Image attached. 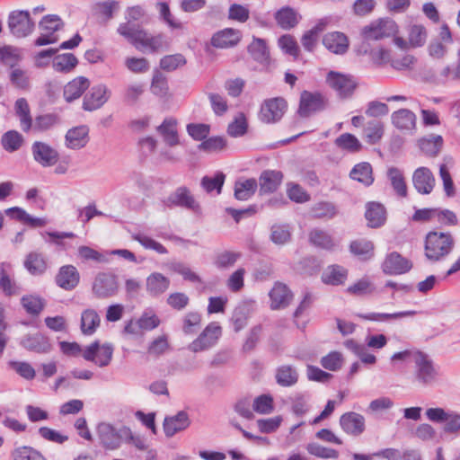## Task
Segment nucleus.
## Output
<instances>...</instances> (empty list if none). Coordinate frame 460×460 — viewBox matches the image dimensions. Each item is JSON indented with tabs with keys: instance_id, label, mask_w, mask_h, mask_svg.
<instances>
[{
	"instance_id": "obj_1",
	"label": "nucleus",
	"mask_w": 460,
	"mask_h": 460,
	"mask_svg": "<svg viewBox=\"0 0 460 460\" xmlns=\"http://www.w3.org/2000/svg\"><path fill=\"white\" fill-rule=\"evenodd\" d=\"M440 379L439 367L429 355L422 351L414 355L411 380L421 388L433 387Z\"/></svg>"
},
{
	"instance_id": "obj_2",
	"label": "nucleus",
	"mask_w": 460,
	"mask_h": 460,
	"mask_svg": "<svg viewBox=\"0 0 460 460\" xmlns=\"http://www.w3.org/2000/svg\"><path fill=\"white\" fill-rule=\"evenodd\" d=\"M117 32L141 50L155 51L162 48L164 43L162 36H150L146 31L128 21L119 25Z\"/></svg>"
},
{
	"instance_id": "obj_3",
	"label": "nucleus",
	"mask_w": 460,
	"mask_h": 460,
	"mask_svg": "<svg viewBox=\"0 0 460 460\" xmlns=\"http://www.w3.org/2000/svg\"><path fill=\"white\" fill-rule=\"evenodd\" d=\"M455 241L450 233L429 232L425 241V254L429 260L439 261L453 250Z\"/></svg>"
},
{
	"instance_id": "obj_4",
	"label": "nucleus",
	"mask_w": 460,
	"mask_h": 460,
	"mask_svg": "<svg viewBox=\"0 0 460 460\" xmlns=\"http://www.w3.org/2000/svg\"><path fill=\"white\" fill-rule=\"evenodd\" d=\"M97 435L103 447L115 450L120 447L124 437L129 435V428L122 426L116 429L110 423L102 422L97 426Z\"/></svg>"
},
{
	"instance_id": "obj_5",
	"label": "nucleus",
	"mask_w": 460,
	"mask_h": 460,
	"mask_svg": "<svg viewBox=\"0 0 460 460\" xmlns=\"http://www.w3.org/2000/svg\"><path fill=\"white\" fill-rule=\"evenodd\" d=\"M397 32V25L389 18H380L363 27L361 35L365 40H380L393 37Z\"/></svg>"
},
{
	"instance_id": "obj_6",
	"label": "nucleus",
	"mask_w": 460,
	"mask_h": 460,
	"mask_svg": "<svg viewBox=\"0 0 460 460\" xmlns=\"http://www.w3.org/2000/svg\"><path fill=\"white\" fill-rule=\"evenodd\" d=\"M221 335L222 329L220 325L212 322L188 345V349L194 353L208 350L217 344Z\"/></svg>"
},
{
	"instance_id": "obj_7",
	"label": "nucleus",
	"mask_w": 460,
	"mask_h": 460,
	"mask_svg": "<svg viewBox=\"0 0 460 460\" xmlns=\"http://www.w3.org/2000/svg\"><path fill=\"white\" fill-rule=\"evenodd\" d=\"M113 350L111 343L101 344L99 341H94L84 349L83 358L99 367H104L111 362Z\"/></svg>"
},
{
	"instance_id": "obj_8",
	"label": "nucleus",
	"mask_w": 460,
	"mask_h": 460,
	"mask_svg": "<svg viewBox=\"0 0 460 460\" xmlns=\"http://www.w3.org/2000/svg\"><path fill=\"white\" fill-rule=\"evenodd\" d=\"M8 27L16 38H24L34 31L35 23L28 11H13L8 16Z\"/></svg>"
},
{
	"instance_id": "obj_9",
	"label": "nucleus",
	"mask_w": 460,
	"mask_h": 460,
	"mask_svg": "<svg viewBox=\"0 0 460 460\" xmlns=\"http://www.w3.org/2000/svg\"><path fill=\"white\" fill-rule=\"evenodd\" d=\"M326 83L341 98L349 97L357 87V81L352 75L335 71L327 74Z\"/></svg>"
},
{
	"instance_id": "obj_10",
	"label": "nucleus",
	"mask_w": 460,
	"mask_h": 460,
	"mask_svg": "<svg viewBox=\"0 0 460 460\" xmlns=\"http://www.w3.org/2000/svg\"><path fill=\"white\" fill-rule=\"evenodd\" d=\"M287 108V102L283 98L268 99L261 107L259 118L264 123H276L283 117Z\"/></svg>"
},
{
	"instance_id": "obj_11",
	"label": "nucleus",
	"mask_w": 460,
	"mask_h": 460,
	"mask_svg": "<svg viewBox=\"0 0 460 460\" xmlns=\"http://www.w3.org/2000/svg\"><path fill=\"white\" fill-rule=\"evenodd\" d=\"M119 289L117 276L111 272H100L94 279L93 292L99 298H107L117 294Z\"/></svg>"
},
{
	"instance_id": "obj_12",
	"label": "nucleus",
	"mask_w": 460,
	"mask_h": 460,
	"mask_svg": "<svg viewBox=\"0 0 460 460\" xmlns=\"http://www.w3.org/2000/svg\"><path fill=\"white\" fill-rule=\"evenodd\" d=\"M164 203L168 208L181 207L193 212H199L200 209L199 204L196 201L190 190L184 186L177 188L164 200Z\"/></svg>"
},
{
	"instance_id": "obj_13",
	"label": "nucleus",
	"mask_w": 460,
	"mask_h": 460,
	"mask_svg": "<svg viewBox=\"0 0 460 460\" xmlns=\"http://www.w3.org/2000/svg\"><path fill=\"white\" fill-rule=\"evenodd\" d=\"M31 153L34 161L42 167L53 166L58 160V152L45 142L35 141L31 145Z\"/></svg>"
},
{
	"instance_id": "obj_14",
	"label": "nucleus",
	"mask_w": 460,
	"mask_h": 460,
	"mask_svg": "<svg viewBox=\"0 0 460 460\" xmlns=\"http://www.w3.org/2000/svg\"><path fill=\"white\" fill-rule=\"evenodd\" d=\"M325 108L323 96L319 93L304 91L300 96L298 113L302 117H308L312 113L323 111Z\"/></svg>"
},
{
	"instance_id": "obj_15",
	"label": "nucleus",
	"mask_w": 460,
	"mask_h": 460,
	"mask_svg": "<svg viewBox=\"0 0 460 460\" xmlns=\"http://www.w3.org/2000/svg\"><path fill=\"white\" fill-rule=\"evenodd\" d=\"M340 426L346 434L358 437L365 431L366 420L358 412L349 411L341 416Z\"/></svg>"
},
{
	"instance_id": "obj_16",
	"label": "nucleus",
	"mask_w": 460,
	"mask_h": 460,
	"mask_svg": "<svg viewBox=\"0 0 460 460\" xmlns=\"http://www.w3.org/2000/svg\"><path fill=\"white\" fill-rule=\"evenodd\" d=\"M110 98V91L105 84L93 86L84 96L83 108L93 111L101 108Z\"/></svg>"
},
{
	"instance_id": "obj_17",
	"label": "nucleus",
	"mask_w": 460,
	"mask_h": 460,
	"mask_svg": "<svg viewBox=\"0 0 460 460\" xmlns=\"http://www.w3.org/2000/svg\"><path fill=\"white\" fill-rule=\"evenodd\" d=\"M270 299V308L279 310L287 307L292 298L293 294L287 285L281 282H276L269 293Z\"/></svg>"
},
{
	"instance_id": "obj_18",
	"label": "nucleus",
	"mask_w": 460,
	"mask_h": 460,
	"mask_svg": "<svg viewBox=\"0 0 460 460\" xmlns=\"http://www.w3.org/2000/svg\"><path fill=\"white\" fill-rule=\"evenodd\" d=\"M412 182L415 190L420 194H429L435 186V178L431 171L427 167H419L412 175Z\"/></svg>"
},
{
	"instance_id": "obj_19",
	"label": "nucleus",
	"mask_w": 460,
	"mask_h": 460,
	"mask_svg": "<svg viewBox=\"0 0 460 460\" xmlns=\"http://www.w3.org/2000/svg\"><path fill=\"white\" fill-rule=\"evenodd\" d=\"M242 33L240 31L226 28L216 32L211 38V45L217 49L232 48L241 40Z\"/></svg>"
},
{
	"instance_id": "obj_20",
	"label": "nucleus",
	"mask_w": 460,
	"mask_h": 460,
	"mask_svg": "<svg viewBox=\"0 0 460 460\" xmlns=\"http://www.w3.org/2000/svg\"><path fill=\"white\" fill-rule=\"evenodd\" d=\"M411 268V262L397 252H392L385 258L382 269L385 274H403Z\"/></svg>"
},
{
	"instance_id": "obj_21",
	"label": "nucleus",
	"mask_w": 460,
	"mask_h": 460,
	"mask_svg": "<svg viewBox=\"0 0 460 460\" xmlns=\"http://www.w3.org/2000/svg\"><path fill=\"white\" fill-rule=\"evenodd\" d=\"M156 130L167 146H175L180 144L178 121L176 119L172 117L165 118L162 124L156 128Z\"/></svg>"
},
{
	"instance_id": "obj_22",
	"label": "nucleus",
	"mask_w": 460,
	"mask_h": 460,
	"mask_svg": "<svg viewBox=\"0 0 460 460\" xmlns=\"http://www.w3.org/2000/svg\"><path fill=\"white\" fill-rule=\"evenodd\" d=\"M80 275L73 265H65L59 269L56 277V283L65 290L74 289L79 283Z\"/></svg>"
},
{
	"instance_id": "obj_23",
	"label": "nucleus",
	"mask_w": 460,
	"mask_h": 460,
	"mask_svg": "<svg viewBox=\"0 0 460 460\" xmlns=\"http://www.w3.org/2000/svg\"><path fill=\"white\" fill-rule=\"evenodd\" d=\"M323 44L331 52L342 55L349 49L348 37L340 31H332L324 35Z\"/></svg>"
},
{
	"instance_id": "obj_24",
	"label": "nucleus",
	"mask_w": 460,
	"mask_h": 460,
	"mask_svg": "<svg viewBox=\"0 0 460 460\" xmlns=\"http://www.w3.org/2000/svg\"><path fill=\"white\" fill-rule=\"evenodd\" d=\"M190 424L187 412L181 411L176 415L166 417L164 420V430L166 437H172L176 433L184 430Z\"/></svg>"
},
{
	"instance_id": "obj_25",
	"label": "nucleus",
	"mask_w": 460,
	"mask_h": 460,
	"mask_svg": "<svg viewBox=\"0 0 460 460\" xmlns=\"http://www.w3.org/2000/svg\"><path fill=\"white\" fill-rule=\"evenodd\" d=\"M393 125L404 131L411 132L416 129V115L408 109H401L391 116Z\"/></svg>"
},
{
	"instance_id": "obj_26",
	"label": "nucleus",
	"mask_w": 460,
	"mask_h": 460,
	"mask_svg": "<svg viewBox=\"0 0 460 460\" xmlns=\"http://www.w3.org/2000/svg\"><path fill=\"white\" fill-rule=\"evenodd\" d=\"M89 129L86 126H78L69 129L66 134V146L70 149H81L89 141Z\"/></svg>"
},
{
	"instance_id": "obj_27",
	"label": "nucleus",
	"mask_w": 460,
	"mask_h": 460,
	"mask_svg": "<svg viewBox=\"0 0 460 460\" xmlns=\"http://www.w3.org/2000/svg\"><path fill=\"white\" fill-rule=\"evenodd\" d=\"M21 344L28 350L41 354L48 353L51 349L49 338L40 332L25 336L22 340Z\"/></svg>"
},
{
	"instance_id": "obj_28",
	"label": "nucleus",
	"mask_w": 460,
	"mask_h": 460,
	"mask_svg": "<svg viewBox=\"0 0 460 460\" xmlns=\"http://www.w3.org/2000/svg\"><path fill=\"white\" fill-rule=\"evenodd\" d=\"M386 177L397 196L405 198L408 189L403 171L398 167L390 166L387 169Z\"/></svg>"
},
{
	"instance_id": "obj_29",
	"label": "nucleus",
	"mask_w": 460,
	"mask_h": 460,
	"mask_svg": "<svg viewBox=\"0 0 460 460\" xmlns=\"http://www.w3.org/2000/svg\"><path fill=\"white\" fill-rule=\"evenodd\" d=\"M253 305V301H246L238 305L234 308L231 321L235 332H239L246 326L247 320L251 315Z\"/></svg>"
},
{
	"instance_id": "obj_30",
	"label": "nucleus",
	"mask_w": 460,
	"mask_h": 460,
	"mask_svg": "<svg viewBox=\"0 0 460 460\" xmlns=\"http://www.w3.org/2000/svg\"><path fill=\"white\" fill-rule=\"evenodd\" d=\"M283 175L279 171H264L260 177V190L262 193L274 192L281 183Z\"/></svg>"
},
{
	"instance_id": "obj_31",
	"label": "nucleus",
	"mask_w": 460,
	"mask_h": 460,
	"mask_svg": "<svg viewBox=\"0 0 460 460\" xmlns=\"http://www.w3.org/2000/svg\"><path fill=\"white\" fill-rule=\"evenodd\" d=\"M89 80L84 76H78L70 81L64 88V97L66 102L78 99L89 87Z\"/></svg>"
},
{
	"instance_id": "obj_32",
	"label": "nucleus",
	"mask_w": 460,
	"mask_h": 460,
	"mask_svg": "<svg viewBox=\"0 0 460 460\" xmlns=\"http://www.w3.org/2000/svg\"><path fill=\"white\" fill-rule=\"evenodd\" d=\"M169 285V279L159 272L149 275L146 283L147 293L153 296L164 293L168 289Z\"/></svg>"
},
{
	"instance_id": "obj_33",
	"label": "nucleus",
	"mask_w": 460,
	"mask_h": 460,
	"mask_svg": "<svg viewBox=\"0 0 460 460\" xmlns=\"http://www.w3.org/2000/svg\"><path fill=\"white\" fill-rule=\"evenodd\" d=\"M385 207L377 202H369L367 205L366 219L371 227H379L385 224L386 219Z\"/></svg>"
},
{
	"instance_id": "obj_34",
	"label": "nucleus",
	"mask_w": 460,
	"mask_h": 460,
	"mask_svg": "<svg viewBox=\"0 0 460 460\" xmlns=\"http://www.w3.org/2000/svg\"><path fill=\"white\" fill-rule=\"evenodd\" d=\"M15 114L19 118L22 131L29 132L32 128L33 119L31 116L29 103L25 98H19L14 104Z\"/></svg>"
},
{
	"instance_id": "obj_35",
	"label": "nucleus",
	"mask_w": 460,
	"mask_h": 460,
	"mask_svg": "<svg viewBox=\"0 0 460 460\" xmlns=\"http://www.w3.org/2000/svg\"><path fill=\"white\" fill-rule=\"evenodd\" d=\"M348 277V270L340 265L328 266L323 275L322 279L325 284L338 286L345 282Z\"/></svg>"
},
{
	"instance_id": "obj_36",
	"label": "nucleus",
	"mask_w": 460,
	"mask_h": 460,
	"mask_svg": "<svg viewBox=\"0 0 460 460\" xmlns=\"http://www.w3.org/2000/svg\"><path fill=\"white\" fill-rule=\"evenodd\" d=\"M24 268L35 276L42 275L48 268L44 256L37 252H30L24 261Z\"/></svg>"
},
{
	"instance_id": "obj_37",
	"label": "nucleus",
	"mask_w": 460,
	"mask_h": 460,
	"mask_svg": "<svg viewBox=\"0 0 460 460\" xmlns=\"http://www.w3.org/2000/svg\"><path fill=\"white\" fill-rule=\"evenodd\" d=\"M257 181L251 179H239L234 184V198L238 200L249 199L256 191Z\"/></svg>"
},
{
	"instance_id": "obj_38",
	"label": "nucleus",
	"mask_w": 460,
	"mask_h": 460,
	"mask_svg": "<svg viewBox=\"0 0 460 460\" xmlns=\"http://www.w3.org/2000/svg\"><path fill=\"white\" fill-rule=\"evenodd\" d=\"M101 318L93 309H86L81 315V331L84 335H93L100 326Z\"/></svg>"
},
{
	"instance_id": "obj_39",
	"label": "nucleus",
	"mask_w": 460,
	"mask_h": 460,
	"mask_svg": "<svg viewBox=\"0 0 460 460\" xmlns=\"http://www.w3.org/2000/svg\"><path fill=\"white\" fill-rule=\"evenodd\" d=\"M77 64L78 60L72 53L56 55L52 59L53 69L59 73H70Z\"/></svg>"
},
{
	"instance_id": "obj_40",
	"label": "nucleus",
	"mask_w": 460,
	"mask_h": 460,
	"mask_svg": "<svg viewBox=\"0 0 460 460\" xmlns=\"http://www.w3.org/2000/svg\"><path fill=\"white\" fill-rule=\"evenodd\" d=\"M349 175L351 179L365 186H370L374 182L372 166L367 162L356 164L352 168Z\"/></svg>"
},
{
	"instance_id": "obj_41",
	"label": "nucleus",
	"mask_w": 460,
	"mask_h": 460,
	"mask_svg": "<svg viewBox=\"0 0 460 460\" xmlns=\"http://www.w3.org/2000/svg\"><path fill=\"white\" fill-rule=\"evenodd\" d=\"M309 240L316 247L332 250L335 247V241L332 236L325 230L314 228L309 233Z\"/></svg>"
},
{
	"instance_id": "obj_42",
	"label": "nucleus",
	"mask_w": 460,
	"mask_h": 460,
	"mask_svg": "<svg viewBox=\"0 0 460 460\" xmlns=\"http://www.w3.org/2000/svg\"><path fill=\"white\" fill-rule=\"evenodd\" d=\"M248 51L255 61L263 65L268 63L270 53L264 40L253 38L252 42L248 46Z\"/></svg>"
},
{
	"instance_id": "obj_43",
	"label": "nucleus",
	"mask_w": 460,
	"mask_h": 460,
	"mask_svg": "<svg viewBox=\"0 0 460 460\" xmlns=\"http://www.w3.org/2000/svg\"><path fill=\"white\" fill-rule=\"evenodd\" d=\"M384 135V124L379 120H370L363 129L364 139L370 145L378 143Z\"/></svg>"
},
{
	"instance_id": "obj_44",
	"label": "nucleus",
	"mask_w": 460,
	"mask_h": 460,
	"mask_svg": "<svg viewBox=\"0 0 460 460\" xmlns=\"http://www.w3.org/2000/svg\"><path fill=\"white\" fill-rule=\"evenodd\" d=\"M297 380L298 374L291 366H281L276 371V381L281 386H292L297 382Z\"/></svg>"
},
{
	"instance_id": "obj_45",
	"label": "nucleus",
	"mask_w": 460,
	"mask_h": 460,
	"mask_svg": "<svg viewBox=\"0 0 460 460\" xmlns=\"http://www.w3.org/2000/svg\"><path fill=\"white\" fill-rule=\"evenodd\" d=\"M416 314L415 311H402L393 314L387 313H367L358 314V316L364 320L373 322H388L391 320H397L407 316H413Z\"/></svg>"
},
{
	"instance_id": "obj_46",
	"label": "nucleus",
	"mask_w": 460,
	"mask_h": 460,
	"mask_svg": "<svg viewBox=\"0 0 460 460\" xmlns=\"http://www.w3.org/2000/svg\"><path fill=\"white\" fill-rule=\"evenodd\" d=\"M9 79L13 86L20 90H28L31 87V76L27 70L21 67H13L9 74Z\"/></svg>"
},
{
	"instance_id": "obj_47",
	"label": "nucleus",
	"mask_w": 460,
	"mask_h": 460,
	"mask_svg": "<svg viewBox=\"0 0 460 460\" xmlns=\"http://www.w3.org/2000/svg\"><path fill=\"white\" fill-rule=\"evenodd\" d=\"M443 145V138L440 135H430L419 140V146L422 152L429 155H436Z\"/></svg>"
},
{
	"instance_id": "obj_48",
	"label": "nucleus",
	"mask_w": 460,
	"mask_h": 460,
	"mask_svg": "<svg viewBox=\"0 0 460 460\" xmlns=\"http://www.w3.org/2000/svg\"><path fill=\"white\" fill-rule=\"evenodd\" d=\"M275 19L283 29H290L298 22L296 13L290 7H283L279 10L275 14Z\"/></svg>"
},
{
	"instance_id": "obj_49",
	"label": "nucleus",
	"mask_w": 460,
	"mask_h": 460,
	"mask_svg": "<svg viewBox=\"0 0 460 460\" xmlns=\"http://www.w3.org/2000/svg\"><path fill=\"white\" fill-rule=\"evenodd\" d=\"M350 252L362 260H368L373 256L374 245L372 242L365 239L356 240L350 243Z\"/></svg>"
},
{
	"instance_id": "obj_50",
	"label": "nucleus",
	"mask_w": 460,
	"mask_h": 460,
	"mask_svg": "<svg viewBox=\"0 0 460 460\" xmlns=\"http://www.w3.org/2000/svg\"><path fill=\"white\" fill-rule=\"evenodd\" d=\"M1 143L5 151L13 153L22 146L23 137L16 130H9L3 135Z\"/></svg>"
},
{
	"instance_id": "obj_51",
	"label": "nucleus",
	"mask_w": 460,
	"mask_h": 460,
	"mask_svg": "<svg viewBox=\"0 0 460 460\" xmlns=\"http://www.w3.org/2000/svg\"><path fill=\"white\" fill-rule=\"evenodd\" d=\"M312 216L315 218H333L337 215V208L332 202L321 201L311 208Z\"/></svg>"
},
{
	"instance_id": "obj_52",
	"label": "nucleus",
	"mask_w": 460,
	"mask_h": 460,
	"mask_svg": "<svg viewBox=\"0 0 460 460\" xmlns=\"http://www.w3.org/2000/svg\"><path fill=\"white\" fill-rule=\"evenodd\" d=\"M306 450L310 455L318 458L336 459L339 457V452L336 449L326 447L315 442L308 443Z\"/></svg>"
},
{
	"instance_id": "obj_53",
	"label": "nucleus",
	"mask_w": 460,
	"mask_h": 460,
	"mask_svg": "<svg viewBox=\"0 0 460 460\" xmlns=\"http://www.w3.org/2000/svg\"><path fill=\"white\" fill-rule=\"evenodd\" d=\"M8 366L17 375L27 381L33 380L36 376V371L29 362L10 360Z\"/></svg>"
},
{
	"instance_id": "obj_54",
	"label": "nucleus",
	"mask_w": 460,
	"mask_h": 460,
	"mask_svg": "<svg viewBox=\"0 0 460 460\" xmlns=\"http://www.w3.org/2000/svg\"><path fill=\"white\" fill-rule=\"evenodd\" d=\"M12 457L13 460H46L40 451L28 446H22L13 449Z\"/></svg>"
},
{
	"instance_id": "obj_55",
	"label": "nucleus",
	"mask_w": 460,
	"mask_h": 460,
	"mask_svg": "<svg viewBox=\"0 0 460 460\" xmlns=\"http://www.w3.org/2000/svg\"><path fill=\"white\" fill-rule=\"evenodd\" d=\"M326 20H321L314 27L306 31L302 37V45L305 49L312 51L317 40L318 34L323 31Z\"/></svg>"
},
{
	"instance_id": "obj_56",
	"label": "nucleus",
	"mask_w": 460,
	"mask_h": 460,
	"mask_svg": "<svg viewBox=\"0 0 460 460\" xmlns=\"http://www.w3.org/2000/svg\"><path fill=\"white\" fill-rule=\"evenodd\" d=\"M225 179L226 175L221 172H217L214 176H204L201 180V186L208 193L217 190V193L219 194Z\"/></svg>"
},
{
	"instance_id": "obj_57",
	"label": "nucleus",
	"mask_w": 460,
	"mask_h": 460,
	"mask_svg": "<svg viewBox=\"0 0 460 460\" xmlns=\"http://www.w3.org/2000/svg\"><path fill=\"white\" fill-rule=\"evenodd\" d=\"M64 23L61 18L57 14L45 15L40 22L39 27L41 31L54 35L55 31H59Z\"/></svg>"
},
{
	"instance_id": "obj_58",
	"label": "nucleus",
	"mask_w": 460,
	"mask_h": 460,
	"mask_svg": "<svg viewBox=\"0 0 460 460\" xmlns=\"http://www.w3.org/2000/svg\"><path fill=\"white\" fill-rule=\"evenodd\" d=\"M58 119L54 114H43L37 116L32 122V128L31 130L35 132H44L51 128H53L56 124H58Z\"/></svg>"
},
{
	"instance_id": "obj_59",
	"label": "nucleus",
	"mask_w": 460,
	"mask_h": 460,
	"mask_svg": "<svg viewBox=\"0 0 460 460\" xmlns=\"http://www.w3.org/2000/svg\"><path fill=\"white\" fill-rule=\"evenodd\" d=\"M291 232L288 225H274L271 227L270 240L277 245H284L290 241Z\"/></svg>"
},
{
	"instance_id": "obj_60",
	"label": "nucleus",
	"mask_w": 460,
	"mask_h": 460,
	"mask_svg": "<svg viewBox=\"0 0 460 460\" xmlns=\"http://www.w3.org/2000/svg\"><path fill=\"white\" fill-rule=\"evenodd\" d=\"M335 143L339 147L352 153L359 151L362 147L359 140L349 133L341 134Z\"/></svg>"
},
{
	"instance_id": "obj_61",
	"label": "nucleus",
	"mask_w": 460,
	"mask_h": 460,
	"mask_svg": "<svg viewBox=\"0 0 460 460\" xmlns=\"http://www.w3.org/2000/svg\"><path fill=\"white\" fill-rule=\"evenodd\" d=\"M78 256L84 261H93L97 263H107L109 261L106 254L86 245L78 248Z\"/></svg>"
},
{
	"instance_id": "obj_62",
	"label": "nucleus",
	"mask_w": 460,
	"mask_h": 460,
	"mask_svg": "<svg viewBox=\"0 0 460 460\" xmlns=\"http://www.w3.org/2000/svg\"><path fill=\"white\" fill-rule=\"evenodd\" d=\"M240 257V252L224 251L217 254L214 264L218 269H227L234 266Z\"/></svg>"
},
{
	"instance_id": "obj_63",
	"label": "nucleus",
	"mask_w": 460,
	"mask_h": 460,
	"mask_svg": "<svg viewBox=\"0 0 460 460\" xmlns=\"http://www.w3.org/2000/svg\"><path fill=\"white\" fill-rule=\"evenodd\" d=\"M252 409L259 414H270L274 410L272 396L261 394L253 400Z\"/></svg>"
},
{
	"instance_id": "obj_64",
	"label": "nucleus",
	"mask_w": 460,
	"mask_h": 460,
	"mask_svg": "<svg viewBox=\"0 0 460 460\" xmlns=\"http://www.w3.org/2000/svg\"><path fill=\"white\" fill-rule=\"evenodd\" d=\"M226 147V140L223 137H212L202 141L198 148L208 153L220 152Z\"/></svg>"
}]
</instances>
